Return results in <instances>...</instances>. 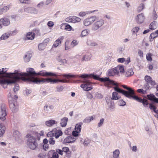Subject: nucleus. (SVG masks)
Instances as JSON below:
<instances>
[{
  "mask_svg": "<svg viewBox=\"0 0 158 158\" xmlns=\"http://www.w3.org/2000/svg\"><path fill=\"white\" fill-rule=\"evenodd\" d=\"M54 138L53 137H50L48 139L49 143L51 145H54L55 143V140L54 139Z\"/></svg>",
  "mask_w": 158,
  "mask_h": 158,
  "instance_id": "obj_40",
  "label": "nucleus"
},
{
  "mask_svg": "<svg viewBox=\"0 0 158 158\" xmlns=\"http://www.w3.org/2000/svg\"><path fill=\"white\" fill-rule=\"evenodd\" d=\"M116 67L111 69L108 71V75L109 76H113L115 75H118V72L116 70Z\"/></svg>",
  "mask_w": 158,
  "mask_h": 158,
  "instance_id": "obj_17",
  "label": "nucleus"
},
{
  "mask_svg": "<svg viewBox=\"0 0 158 158\" xmlns=\"http://www.w3.org/2000/svg\"><path fill=\"white\" fill-rule=\"evenodd\" d=\"M0 22L2 23L3 25L5 26L9 25L10 24L9 19L6 18L0 19Z\"/></svg>",
  "mask_w": 158,
  "mask_h": 158,
  "instance_id": "obj_19",
  "label": "nucleus"
},
{
  "mask_svg": "<svg viewBox=\"0 0 158 158\" xmlns=\"http://www.w3.org/2000/svg\"><path fill=\"white\" fill-rule=\"evenodd\" d=\"M9 9L8 7L6 6H5L1 10L2 12H5Z\"/></svg>",
  "mask_w": 158,
  "mask_h": 158,
  "instance_id": "obj_58",
  "label": "nucleus"
},
{
  "mask_svg": "<svg viewBox=\"0 0 158 158\" xmlns=\"http://www.w3.org/2000/svg\"><path fill=\"white\" fill-rule=\"evenodd\" d=\"M141 102L142 103L143 106L145 107H148V106L149 104L148 100L146 99H142V102Z\"/></svg>",
  "mask_w": 158,
  "mask_h": 158,
  "instance_id": "obj_44",
  "label": "nucleus"
},
{
  "mask_svg": "<svg viewBox=\"0 0 158 158\" xmlns=\"http://www.w3.org/2000/svg\"><path fill=\"white\" fill-rule=\"evenodd\" d=\"M104 119L103 118H101L98 124V127H101L104 123Z\"/></svg>",
  "mask_w": 158,
  "mask_h": 158,
  "instance_id": "obj_49",
  "label": "nucleus"
},
{
  "mask_svg": "<svg viewBox=\"0 0 158 158\" xmlns=\"http://www.w3.org/2000/svg\"><path fill=\"white\" fill-rule=\"evenodd\" d=\"M148 98L155 102L158 103V98H156L153 94H148L147 95Z\"/></svg>",
  "mask_w": 158,
  "mask_h": 158,
  "instance_id": "obj_18",
  "label": "nucleus"
},
{
  "mask_svg": "<svg viewBox=\"0 0 158 158\" xmlns=\"http://www.w3.org/2000/svg\"><path fill=\"white\" fill-rule=\"evenodd\" d=\"M5 127L2 124H0V137L3 136L5 132Z\"/></svg>",
  "mask_w": 158,
  "mask_h": 158,
  "instance_id": "obj_26",
  "label": "nucleus"
},
{
  "mask_svg": "<svg viewBox=\"0 0 158 158\" xmlns=\"http://www.w3.org/2000/svg\"><path fill=\"white\" fill-rule=\"evenodd\" d=\"M19 134V132L18 131H15L14 133V137L16 138V139H18L20 138V135L18 134Z\"/></svg>",
  "mask_w": 158,
  "mask_h": 158,
  "instance_id": "obj_35",
  "label": "nucleus"
},
{
  "mask_svg": "<svg viewBox=\"0 0 158 158\" xmlns=\"http://www.w3.org/2000/svg\"><path fill=\"white\" fill-rule=\"evenodd\" d=\"M54 107L53 106H48L46 105L44 106V110L46 111H48L49 110L52 111Z\"/></svg>",
  "mask_w": 158,
  "mask_h": 158,
  "instance_id": "obj_34",
  "label": "nucleus"
},
{
  "mask_svg": "<svg viewBox=\"0 0 158 158\" xmlns=\"http://www.w3.org/2000/svg\"><path fill=\"white\" fill-rule=\"evenodd\" d=\"M118 104L120 106H124L126 105V103L125 102L121 99L119 101Z\"/></svg>",
  "mask_w": 158,
  "mask_h": 158,
  "instance_id": "obj_42",
  "label": "nucleus"
},
{
  "mask_svg": "<svg viewBox=\"0 0 158 158\" xmlns=\"http://www.w3.org/2000/svg\"><path fill=\"white\" fill-rule=\"evenodd\" d=\"M69 42V41H67L65 43V50H67L70 48V47L68 46Z\"/></svg>",
  "mask_w": 158,
  "mask_h": 158,
  "instance_id": "obj_51",
  "label": "nucleus"
},
{
  "mask_svg": "<svg viewBox=\"0 0 158 158\" xmlns=\"http://www.w3.org/2000/svg\"><path fill=\"white\" fill-rule=\"evenodd\" d=\"M90 141L88 139H85L83 143L84 145H87L90 143Z\"/></svg>",
  "mask_w": 158,
  "mask_h": 158,
  "instance_id": "obj_52",
  "label": "nucleus"
},
{
  "mask_svg": "<svg viewBox=\"0 0 158 158\" xmlns=\"http://www.w3.org/2000/svg\"><path fill=\"white\" fill-rule=\"evenodd\" d=\"M68 119L67 117H64L61 119L60 124L62 127H65L67 124Z\"/></svg>",
  "mask_w": 158,
  "mask_h": 158,
  "instance_id": "obj_20",
  "label": "nucleus"
},
{
  "mask_svg": "<svg viewBox=\"0 0 158 158\" xmlns=\"http://www.w3.org/2000/svg\"><path fill=\"white\" fill-rule=\"evenodd\" d=\"M96 21L92 25L91 29L93 31H96L101 27L104 23V20L103 19H100L96 20Z\"/></svg>",
  "mask_w": 158,
  "mask_h": 158,
  "instance_id": "obj_4",
  "label": "nucleus"
},
{
  "mask_svg": "<svg viewBox=\"0 0 158 158\" xmlns=\"http://www.w3.org/2000/svg\"><path fill=\"white\" fill-rule=\"evenodd\" d=\"M80 77L84 78L89 77H92L94 79L99 80L101 81L106 82V85H114L115 87H114L113 88L115 92L117 93H121L123 95L124 90L119 88L118 86L117 83L110 80L108 77L100 78L99 76L93 74H91L89 75L85 74H83L81 75Z\"/></svg>",
  "mask_w": 158,
  "mask_h": 158,
  "instance_id": "obj_2",
  "label": "nucleus"
},
{
  "mask_svg": "<svg viewBox=\"0 0 158 158\" xmlns=\"http://www.w3.org/2000/svg\"><path fill=\"white\" fill-rule=\"evenodd\" d=\"M157 37V34L155 32L151 33L149 37V41L152 42L153 41L154 39Z\"/></svg>",
  "mask_w": 158,
  "mask_h": 158,
  "instance_id": "obj_31",
  "label": "nucleus"
},
{
  "mask_svg": "<svg viewBox=\"0 0 158 158\" xmlns=\"http://www.w3.org/2000/svg\"><path fill=\"white\" fill-rule=\"evenodd\" d=\"M157 18V15L156 14L155 10L153 12L152 18L153 20H155Z\"/></svg>",
  "mask_w": 158,
  "mask_h": 158,
  "instance_id": "obj_55",
  "label": "nucleus"
},
{
  "mask_svg": "<svg viewBox=\"0 0 158 158\" xmlns=\"http://www.w3.org/2000/svg\"><path fill=\"white\" fill-rule=\"evenodd\" d=\"M86 95L87 97L89 99H91L93 98V96L90 93L87 92Z\"/></svg>",
  "mask_w": 158,
  "mask_h": 158,
  "instance_id": "obj_61",
  "label": "nucleus"
},
{
  "mask_svg": "<svg viewBox=\"0 0 158 158\" xmlns=\"http://www.w3.org/2000/svg\"><path fill=\"white\" fill-rule=\"evenodd\" d=\"M157 27V23L156 21H154L152 22L149 25V27L150 29L154 30Z\"/></svg>",
  "mask_w": 158,
  "mask_h": 158,
  "instance_id": "obj_23",
  "label": "nucleus"
},
{
  "mask_svg": "<svg viewBox=\"0 0 158 158\" xmlns=\"http://www.w3.org/2000/svg\"><path fill=\"white\" fill-rule=\"evenodd\" d=\"M9 106L12 112L15 113L18 111V107L16 101L13 102L12 101H10Z\"/></svg>",
  "mask_w": 158,
  "mask_h": 158,
  "instance_id": "obj_11",
  "label": "nucleus"
},
{
  "mask_svg": "<svg viewBox=\"0 0 158 158\" xmlns=\"http://www.w3.org/2000/svg\"><path fill=\"white\" fill-rule=\"evenodd\" d=\"M116 67V69L117 70V72H118V75L119 74V71L121 73L124 72V67L123 65H118Z\"/></svg>",
  "mask_w": 158,
  "mask_h": 158,
  "instance_id": "obj_28",
  "label": "nucleus"
},
{
  "mask_svg": "<svg viewBox=\"0 0 158 158\" xmlns=\"http://www.w3.org/2000/svg\"><path fill=\"white\" fill-rule=\"evenodd\" d=\"M6 68H2L0 69V84L2 85L4 88V85L15 83L20 80L27 81L30 83H34L40 84L44 83H51L55 84L58 82L67 83L69 81L65 79H53L51 78H40L36 77L35 75H40L42 76H54L57 77L56 74L51 72H48L45 70L40 71L36 73L32 68L27 69L26 73H22L18 70H15L13 73H8L6 72Z\"/></svg>",
  "mask_w": 158,
  "mask_h": 158,
  "instance_id": "obj_1",
  "label": "nucleus"
},
{
  "mask_svg": "<svg viewBox=\"0 0 158 158\" xmlns=\"http://www.w3.org/2000/svg\"><path fill=\"white\" fill-rule=\"evenodd\" d=\"M134 72L131 69H130L126 73V76H128L131 75H132L133 74Z\"/></svg>",
  "mask_w": 158,
  "mask_h": 158,
  "instance_id": "obj_48",
  "label": "nucleus"
},
{
  "mask_svg": "<svg viewBox=\"0 0 158 158\" xmlns=\"http://www.w3.org/2000/svg\"><path fill=\"white\" fill-rule=\"evenodd\" d=\"M132 98L138 101L139 102H142V99L141 98L135 95V94Z\"/></svg>",
  "mask_w": 158,
  "mask_h": 158,
  "instance_id": "obj_38",
  "label": "nucleus"
},
{
  "mask_svg": "<svg viewBox=\"0 0 158 158\" xmlns=\"http://www.w3.org/2000/svg\"><path fill=\"white\" fill-rule=\"evenodd\" d=\"M95 97L98 99H101L103 97V95L100 93H96L95 94Z\"/></svg>",
  "mask_w": 158,
  "mask_h": 158,
  "instance_id": "obj_45",
  "label": "nucleus"
},
{
  "mask_svg": "<svg viewBox=\"0 0 158 158\" xmlns=\"http://www.w3.org/2000/svg\"><path fill=\"white\" fill-rule=\"evenodd\" d=\"M63 133L62 131L60 130H57L56 128L54 129L52 132H49L47 134L48 137L52 136H55L56 138H58L60 136L62 135Z\"/></svg>",
  "mask_w": 158,
  "mask_h": 158,
  "instance_id": "obj_5",
  "label": "nucleus"
},
{
  "mask_svg": "<svg viewBox=\"0 0 158 158\" xmlns=\"http://www.w3.org/2000/svg\"><path fill=\"white\" fill-rule=\"evenodd\" d=\"M143 88L145 89V90H148L150 88L149 84L146 83L144 85Z\"/></svg>",
  "mask_w": 158,
  "mask_h": 158,
  "instance_id": "obj_53",
  "label": "nucleus"
},
{
  "mask_svg": "<svg viewBox=\"0 0 158 158\" xmlns=\"http://www.w3.org/2000/svg\"><path fill=\"white\" fill-rule=\"evenodd\" d=\"M64 77H65L67 79H69L71 78L76 77V76L73 75H70L69 74H64L63 75Z\"/></svg>",
  "mask_w": 158,
  "mask_h": 158,
  "instance_id": "obj_39",
  "label": "nucleus"
},
{
  "mask_svg": "<svg viewBox=\"0 0 158 158\" xmlns=\"http://www.w3.org/2000/svg\"><path fill=\"white\" fill-rule=\"evenodd\" d=\"M56 123V121L52 119L46 121L45 123V125L48 127L52 126L53 125L55 124Z\"/></svg>",
  "mask_w": 158,
  "mask_h": 158,
  "instance_id": "obj_22",
  "label": "nucleus"
},
{
  "mask_svg": "<svg viewBox=\"0 0 158 158\" xmlns=\"http://www.w3.org/2000/svg\"><path fill=\"white\" fill-rule=\"evenodd\" d=\"M81 87L85 91H89L93 88L91 83L86 80H85L83 84L81 85Z\"/></svg>",
  "mask_w": 158,
  "mask_h": 158,
  "instance_id": "obj_10",
  "label": "nucleus"
},
{
  "mask_svg": "<svg viewBox=\"0 0 158 158\" xmlns=\"http://www.w3.org/2000/svg\"><path fill=\"white\" fill-rule=\"evenodd\" d=\"M26 136L28 138L27 141V145L31 149H35L38 146L36 139L30 135H27Z\"/></svg>",
  "mask_w": 158,
  "mask_h": 158,
  "instance_id": "obj_3",
  "label": "nucleus"
},
{
  "mask_svg": "<svg viewBox=\"0 0 158 158\" xmlns=\"http://www.w3.org/2000/svg\"><path fill=\"white\" fill-rule=\"evenodd\" d=\"M88 13L87 12L82 11L79 14V15L81 17H83L86 15Z\"/></svg>",
  "mask_w": 158,
  "mask_h": 158,
  "instance_id": "obj_59",
  "label": "nucleus"
},
{
  "mask_svg": "<svg viewBox=\"0 0 158 158\" xmlns=\"http://www.w3.org/2000/svg\"><path fill=\"white\" fill-rule=\"evenodd\" d=\"M94 118L92 116H89L86 117L83 120V122L84 123H88L91 121L93 120Z\"/></svg>",
  "mask_w": 158,
  "mask_h": 158,
  "instance_id": "obj_30",
  "label": "nucleus"
},
{
  "mask_svg": "<svg viewBox=\"0 0 158 158\" xmlns=\"http://www.w3.org/2000/svg\"><path fill=\"white\" fill-rule=\"evenodd\" d=\"M127 90H124L123 95L127 98H131L135 94L134 90L130 87Z\"/></svg>",
  "mask_w": 158,
  "mask_h": 158,
  "instance_id": "obj_7",
  "label": "nucleus"
},
{
  "mask_svg": "<svg viewBox=\"0 0 158 158\" xmlns=\"http://www.w3.org/2000/svg\"><path fill=\"white\" fill-rule=\"evenodd\" d=\"M121 97L118 95V93L114 92L112 93L111 99L113 100H117L120 98Z\"/></svg>",
  "mask_w": 158,
  "mask_h": 158,
  "instance_id": "obj_21",
  "label": "nucleus"
},
{
  "mask_svg": "<svg viewBox=\"0 0 158 158\" xmlns=\"http://www.w3.org/2000/svg\"><path fill=\"white\" fill-rule=\"evenodd\" d=\"M80 132H78V131H77L76 130L75 131H72V135L73 137H74L75 138L76 137H77L79 136V133Z\"/></svg>",
  "mask_w": 158,
  "mask_h": 158,
  "instance_id": "obj_43",
  "label": "nucleus"
},
{
  "mask_svg": "<svg viewBox=\"0 0 158 158\" xmlns=\"http://www.w3.org/2000/svg\"><path fill=\"white\" fill-rule=\"evenodd\" d=\"M18 32V31L15 29L14 31H10L9 33L10 36V35H15Z\"/></svg>",
  "mask_w": 158,
  "mask_h": 158,
  "instance_id": "obj_47",
  "label": "nucleus"
},
{
  "mask_svg": "<svg viewBox=\"0 0 158 158\" xmlns=\"http://www.w3.org/2000/svg\"><path fill=\"white\" fill-rule=\"evenodd\" d=\"M24 11L26 12L35 14H37L38 12V11L36 9L32 7L25 8L24 9Z\"/></svg>",
  "mask_w": 158,
  "mask_h": 158,
  "instance_id": "obj_14",
  "label": "nucleus"
},
{
  "mask_svg": "<svg viewBox=\"0 0 158 158\" xmlns=\"http://www.w3.org/2000/svg\"><path fill=\"white\" fill-rule=\"evenodd\" d=\"M81 19L75 16H71L65 19L66 22L73 23L79 22L81 21Z\"/></svg>",
  "mask_w": 158,
  "mask_h": 158,
  "instance_id": "obj_12",
  "label": "nucleus"
},
{
  "mask_svg": "<svg viewBox=\"0 0 158 158\" xmlns=\"http://www.w3.org/2000/svg\"><path fill=\"white\" fill-rule=\"evenodd\" d=\"M63 38V37L59 38L58 39L56 40L54 42L53 46L55 47V48L57 47L58 45H59L60 44H61V40H62Z\"/></svg>",
  "mask_w": 158,
  "mask_h": 158,
  "instance_id": "obj_25",
  "label": "nucleus"
},
{
  "mask_svg": "<svg viewBox=\"0 0 158 158\" xmlns=\"http://www.w3.org/2000/svg\"><path fill=\"white\" fill-rule=\"evenodd\" d=\"M139 28L138 27H135L133 28L132 30V31L133 33H136L139 30Z\"/></svg>",
  "mask_w": 158,
  "mask_h": 158,
  "instance_id": "obj_54",
  "label": "nucleus"
},
{
  "mask_svg": "<svg viewBox=\"0 0 158 158\" xmlns=\"http://www.w3.org/2000/svg\"><path fill=\"white\" fill-rule=\"evenodd\" d=\"M78 44V43L77 42V41H76L75 40H73L72 42L71 43V46L73 47H74L75 46L77 45Z\"/></svg>",
  "mask_w": 158,
  "mask_h": 158,
  "instance_id": "obj_56",
  "label": "nucleus"
},
{
  "mask_svg": "<svg viewBox=\"0 0 158 158\" xmlns=\"http://www.w3.org/2000/svg\"><path fill=\"white\" fill-rule=\"evenodd\" d=\"M120 152L118 149H116L113 152V157L114 158H119Z\"/></svg>",
  "mask_w": 158,
  "mask_h": 158,
  "instance_id": "obj_29",
  "label": "nucleus"
},
{
  "mask_svg": "<svg viewBox=\"0 0 158 158\" xmlns=\"http://www.w3.org/2000/svg\"><path fill=\"white\" fill-rule=\"evenodd\" d=\"M19 89V86L18 84H16L14 88V92L15 93Z\"/></svg>",
  "mask_w": 158,
  "mask_h": 158,
  "instance_id": "obj_57",
  "label": "nucleus"
},
{
  "mask_svg": "<svg viewBox=\"0 0 158 158\" xmlns=\"http://www.w3.org/2000/svg\"><path fill=\"white\" fill-rule=\"evenodd\" d=\"M106 102L108 107V109L111 111H113L115 109L114 103L112 100L110 99V98L106 97Z\"/></svg>",
  "mask_w": 158,
  "mask_h": 158,
  "instance_id": "obj_9",
  "label": "nucleus"
},
{
  "mask_svg": "<svg viewBox=\"0 0 158 158\" xmlns=\"http://www.w3.org/2000/svg\"><path fill=\"white\" fill-rule=\"evenodd\" d=\"M144 7V4L143 3L140 4L139 6L138 10L139 12L141 11L143 9Z\"/></svg>",
  "mask_w": 158,
  "mask_h": 158,
  "instance_id": "obj_46",
  "label": "nucleus"
},
{
  "mask_svg": "<svg viewBox=\"0 0 158 158\" xmlns=\"http://www.w3.org/2000/svg\"><path fill=\"white\" fill-rule=\"evenodd\" d=\"M98 17L96 16H93L89 18L85 19L83 21L84 25L86 26L90 25L94 21L98 19Z\"/></svg>",
  "mask_w": 158,
  "mask_h": 158,
  "instance_id": "obj_6",
  "label": "nucleus"
},
{
  "mask_svg": "<svg viewBox=\"0 0 158 158\" xmlns=\"http://www.w3.org/2000/svg\"><path fill=\"white\" fill-rule=\"evenodd\" d=\"M76 139L74 137L68 136L64 139V142L65 143H69L74 142Z\"/></svg>",
  "mask_w": 158,
  "mask_h": 158,
  "instance_id": "obj_15",
  "label": "nucleus"
},
{
  "mask_svg": "<svg viewBox=\"0 0 158 158\" xmlns=\"http://www.w3.org/2000/svg\"><path fill=\"white\" fill-rule=\"evenodd\" d=\"M6 108L5 105L2 104L0 107V119L4 121L6 119Z\"/></svg>",
  "mask_w": 158,
  "mask_h": 158,
  "instance_id": "obj_8",
  "label": "nucleus"
},
{
  "mask_svg": "<svg viewBox=\"0 0 158 158\" xmlns=\"http://www.w3.org/2000/svg\"><path fill=\"white\" fill-rule=\"evenodd\" d=\"M34 33L31 32H28L27 33L25 37L24 38L25 40H32L34 39L35 35Z\"/></svg>",
  "mask_w": 158,
  "mask_h": 158,
  "instance_id": "obj_16",
  "label": "nucleus"
},
{
  "mask_svg": "<svg viewBox=\"0 0 158 158\" xmlns=\"http://www.w3.org/2000/svg\"><path fill=\"white\" fill-rule=\"evenodd\" d=\"M46 46L43 43L39 44L38 48L40 50H42L46 48Z\"/></svg>",
  "mask_w": 158,
  "mask_h": 158,
  "instance_id": "obj_36",
  "label": "nucleus"
},
{
  "mask_svg": "<svg viewBox=\"0 0 158 158\" xmlns=\"http://www.w3.org/2000/svg\"><path fill=\"white\" fill-rule=\"evenodd\" d=\"M152 54L151 53H148L147 54L146 57L147 60L149 61H151L152 60Z\"/></svg>",
  "mask_w": 158,
  "mask_h": 158,
  "instance_id": "obj_41",
  "label": "nucleus"
},
{
  "mask_svg": "<svg viewBox=\"0 0 158 158\" xmlns=\"http://www.w3.org/2000/svg\"><path fill=\"white\" fill-rule=\"evenodd\" d=\"M72 27H71L69 24H67L66 25L65 29L68 31H70Z\"/></svg>",
  "mask_w": 158,
  "mask_h": 158,
  "instance_id": "obj_60",
  "label": "nucleus"
},
{
  "mask_svg": "<svg viewBox=\"0 0 158 158\" xmlns=\"http://www.w3.org/2000/svg\"><path fill=\"white\" fill-rule=\"evenodd\" d=\"M145 80L146 83L150 84L152 79L150 76L146 75L145 77Z\"/></svg>",
  "mask_w": 158,
  "mask_h": 158,
  "instance_id": "obj_33",
  "label": "nucleus"
},
{
  "mask_svg": "<svg viewBox=\"0 0 158 158\" xmlns=\"http://www.w3.org/2000/svg\"><path fill=\"white\" fill-rule=\"evenodd\" d=\"M145 17L143 13L139 14L135 17V19L138 24H140L143 23L144 21Z\"/></svg>",
  "mask_w": 158,
  "mask_h": 158,
  "instance_id": "obj_13",
  "label": "nucleus"
},
{
  "mask_svg": "<svg viewBox=\"0 0 158 158\" xmlns=\"http://www.w3.org/2000/svg\"><path fill=\"white\" fill-rule=\"evenodd\" d=\"M59 155L58 153L56 152H54L52 154V158H58Z\"/></svg>",
  "mask_w": 158,
  "mask_h": 158,
  "instance_id": "obj_63",
  "label": "nucleus"
},
{
  "mask_svg": "<svg viewBox=\"0 0 158 158\" xmlns=\"http://www.w3.org/2000/svg\"><path fill=\"white\" fill-rule=\"evenodd\" d=\"M82 124V123H81V124H77L75 126V129L77 131H78V132H81V125Z\"/></svg>",
  "mask_w": 158,
  "mask_h": 158,
  "instance_id": "obj_37",
  "label": "nucleus"
},
{
  "mask_svg": "<svg viewBox=\"0 0 158 158\" xmlns=\"http://www.w3.org/2000/svg\"><path fill=\"white\" fill-rule=\"evenodd\" d=\"M89 31L87 29H85L83 30L81 34V36L82 37L86 36L88 35Z\"/></svg>",
  "mask_w": 158,
  "mask_h": 158,
  "instance_id": "obj_32",
  "label": "nucleus"
},
{
  "mask_svg": "<svg viewBox=\"0 0 158 158\" xmlns=\"http://www.w3.org/2000/svg\"><path fill=\"white\" fill-rule=\"evenodd\" d=\"M32 56V54L30 53H27L25 55L24 57V60L26 62L29 61Z\"/></svg>",
  "mask_w": 158,
  "mask_h": 158,
  "instance_id": "obj_24",
  "label": "nucleus"
},
{
  "mask_svg": "<svg viewBox=\"0 0 158 158\" xmlns=\"http://www.w3.org/2000/svg\"><path fill=\"white\" fill-rule=\"evenodd\" d=\"M54 25L53 22L51 21L48 22L47 23L48 26L49 27H52Z\"/></svg>",
  "mask_w": 158,
  "mask_h": 158,
  "instance_id": "obj_64",
  "label": "nucleus"
},
{
  "mask_svg": "<svg viewBox=\"0 0 158 158\" xmlns=\"http://www.w3.org/2000/svg\"><path fill=\"white\" fill-rule=\"evenodd\" d=\"M130 147L131 148L132 151L134 152H136L137 151V148L136 146H133L131 147V145L130 146Z\"/></svg>",
  "mask_w": 158,
  "mask_h": 158,
  "instance_id": "obj_50",
  "label": "nucleus"
},
{
  "mask_svg": "<svg viewBox=\"0 0 158 158\" xmlns=\"http://www.w3.org/2000/svg\"><path fill=\"white\" fill-rule=\"evenodd\" d=\"M56 88L57 89V91L58 92H61L63 89V87L62 86L57 87Z\"/></svg>",
  "mask_w": 158,
  "mask_h": 158,
  "instance_id": "obj_62",
  "label": "nucleus"
},
{
  "mask_svg": "<svg viewBox=\"0 0 158 158\" xmlns=\"http://www.w3.org/2000/svg\"><path fill=\"white\" fill-rule=\"evenodd\" d=\"M9 33H6L2 34L0 37V41L2 40H5L7 39L10 36Z\"/></svg>",
  "mask_w": 158,
  "mask_h": 158,
  "instance_id": "obj_27",
  "label": "nucleus"
}]
</instances>
